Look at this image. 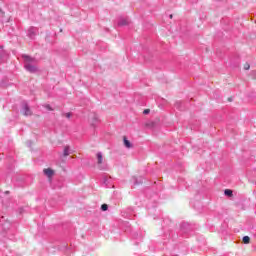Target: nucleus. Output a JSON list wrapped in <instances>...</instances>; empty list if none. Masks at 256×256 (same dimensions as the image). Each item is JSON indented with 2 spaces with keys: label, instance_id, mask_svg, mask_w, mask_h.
Here are the masks:
<instances>
[{
  "label": "nucleus",
  "instance_id": "nucleus-12",
  "mask_svg": "<svg viewBox=\"0 0 256 256\" xmlns=\"http://www.w3.org/2000/svg\"><path fill=\"white\" fill-rule=\"evenodd\" d=\"M123 141H124V146L126 147V149H131L133 147V144H131V142L127 139L126 136H124Z\"/></svg>",
  "mask_w": 256,
  "mask_h": 256
},
{
  "label": "nucleus",
  "instance_id": "nucleus-27",
  "mask_svg": "<svg viewBox=\"0 0 256 256\" xmlns=\"http://www.w3.org/2000/svg\"><path fill=\"white\" fill-rule=\"evenodd\" d=\"M6 194H9V191H6Z\"/></svg>",
  "mask_w": 256,
  "mask_h": 256
},
{
  "label": "nucleus",
  "instance_id": "nucleus-26",
  "mask_svg": "<svg viewBox=\"0 0 256 256\" xmlns=\"http://www.w3.org/2000/svg\"><path fill=\"white\" fill-rule=\"evenodd\" d=\"M169 17H170V19H173V14H170V16H169Z\"/></svg>",
  "mask_w": 256,
  "mask_h": 256
},
{
  "label": "nucleus",
  "instance_id": "nucleus-21",
  "mask_svg": "<svg viewBox=\"0 0 256 256\" xmlns=\"http://www.w3.org/2000/svg\"><path fill=\"white\" fill-rule=\"evenodd\" d=\"M46 109H47L48 111H53V108H51V105H46Z\"/></svg>",
  "mask_w": 256,
  "mask_h": 256
},
{
  "label": "nucleus",
  "instance_id": "nucleus-17",
  "mask_svg": "<svg viewBox=\"0 0 256 256\" xmlns=\"http://www.w3.org/2000/svg\"><path fill=\"white\" fill-rule=\"evenodd\" d=\"M242 241L245 243V245H248V243L251 241V238L249 236H244Z\"/></svg>",
  "mask_w": 256,
  "mask_h": 256
},
{
  "label": "nucleus",
  "instance_id": "nucleus-3",
  "mask_svg": "<svg viewBox=\"0 0 256 256\" xmlns=\"http://www.w3.org/2000/svg\"><path fill=\"white\" fill-rule=\"evenodd\" d=\"M180 233H182L186 237L189 236V235H192L193 225H191L187 222L182 223L181 226H180Z\"/></svg>",
  "mask_w": 256,
  "mask_h": 256
},
{
  "label": "nucleus",
  "instance_id": "nucleus-8",
  "mask_svg": "<svg viewBox=\"0 0 256 256\" xmlns=\"http://www.w3.org/2000/svg\"><path fill=\"white\" fill-rule=\"evenodd\" d=\"M96 157H97L99 169L105 170L106 167H105V166H102V164H103V154H102L101 152H98V153L96 154Z\"/></svg>",
  "mask_w": 256,
  "mask_h": 256
},
{
  "label": "nucleus",
  "instance_id": "nucleus-16",
  "mask_svg": "<svg viewBox=\"0 0 256 256\" xmlns=\"http://www.w3.org/2000/svg\"><path fill=\"white\" fill-rule=\"evenodd\" d=\"M69 150H70L69 146H65L64 152H63L64 157H69Z\"/></svg>",
  "mask_w": 256,
  "mask_h": 256
},
{
  "label": "nucleus",
  "instance_id": "nucleus-19",
  "mask_svg": "<svg viewBox=\"0 0 256 256\" xmlns=\"http://www.w3.org/2000/svg\"><path fill=\"white\" fill-rule=\"evenodd\" d=\"M250 68H251V66L249 65V63H246V64L244 65L245 71H249Z\"/></svg>",
  "mask_w": 256,
  "mask_h": 256
},
{
  "label": "nucleus",
  "instance_id": "nucleus-2",
  "mask_svg": "<svg viewBox=\"0 0 256 256\" xmlns=\"http://www.w3.org/2000/svg\"><path fill=\"white\" fill-rule=\"evenodd\" d=\"M23 59H24V67L26 69V71H28L29 73H37L39 71V68H37V66H35L34 64L37 63V59L32 58L29 55H22Z\"/></svg>",
  "mask_w": 256,
  "mask_h": 256
},
{
  "label": "nucleus",
  "instance_id": "nucleus-1",
  "mask_svg": "<svg viewBox=\"0 0 256 256\" xmlns=\"http://www.w3.org/2000/svg\"><path fill=\"white\" fill-rule=\"evenodd\" d=\"M173 222H171V219L166 218L163 220V224H162V229L164 231L163 234V241H161V243H163V245H165L167 243V241H169V239H171V237H173Z\"/></svg>",
  "mask_w": 256,
  "mask_h": 256
},
{
  "label": "nucleus",
  "instance_id": "nucleus-20",
  "mask_svg": "<svg viewBox=\"0 0 256 256\" xmlns=\"http://www.w3.org/2000/svg\"><path fill=\"white\" fill-rule=\"evenodd\" d=\"M149 113H151V110H149V109H145V110L143 111V114H144V115H149Z\"/></svg>",
  "mask_w": 256,
  "mask_h": 256
},
{
  "label": "nucleus",
  "instance_id": "nucleus-9",
  "mask_svg": "<svg viewBox=\"0 0 256 256\" xmlns=\"http://www.w3.org/2000/svg\"><path fill=\"white\" fill-rule=\"evenodd\" d=\"M120 229L125 231V233H131V224L129 222H122Z\"/></svg>",
  "mask_w": 256,
  "mask_h": 256
},
{
  "label": "nucleus",
  "instance_id": "nucleus-4",
  "mask_svg": "<svg viewBox=\"0 0 256 256\" xmlns=\"http://www.w3.org/2000/svg\"><path fill=\"white\" fill-rule=\"evenodd\" d=\"M21 112L25 117H31V115H33V111H31L29 104H27V102H25V101L22 102Z\"/></svg>",
  "mask_w": 256,
  "mask_h": 256
},
{
  "label": "nucleus",
  "instance_id": "nucleus-24",
  "mask_svg": "<svg viewBox=\"0 0 256 256\" xmlns=\"http://www.w3.org/2000/svg\"><path fill=\"white\" fill-rule=\"evenodd\" d=\"M3 14H4V12H3V10L0 8V16L3 15Z\"/></svg>",
  "mask_w": 256,
  "mask_h": 256
},
{
  "label": "nucleus",
  "instance_id": "nucleus-5",
  "mask_svg": "<svg viewBox=\"0 0 256 256\" xmlns=\"http://www.w3.org/2000/svg\"><path fill=\"white\" fill-rule=\"evenodd\" d=\"M122 217H124V219H133V217H135V210L129 207L128 209L122 211Z\"/></svg>",
  "mask_w": 256,
  "mask_h": 256
},
{
  "label": "nucleus",
  "instance_id": "nucleus-11",
  "mask_svg": "<svg viewBox=\"0 0 256 256\" xmlns=\"http://www.w3.org/2000/svg\"><path fill=\"white\" fill-rule=\"evenodd\" d=\"M103 185L107 188H111V178L104 176L103 177Z\"/></svg>",
  "mask_w": 256,
  "mask_h": 256
},
{
  "label": "nucleus",
  "instance_id": "nucleus-14",
  "mask_svg": "<svg viewBox=\"0 0 256 256\" xmlns=\"http://www.w3.org/2000/svg\"><path fill=\"white\" fill-rule=\"evenodd\" d=\"M97 123H99V116L97 114H94L93 120H92V126L96 127Z\"/></svg>",
  "mask_w": 256,
  "mask_h": 256
},
{
  "label": "nucleus",
  "instance_id": "nucleus-10",
  "mask_svg": "<svg viewBox=\"0 0 256 256\" xmlns=\"http://www.w3.org/2000/svg\"><path fill=\"white\" fill-rule=\"evenodd\" d=\"M127 25H129V18H122L118 21L119 27H125Z\"/></svg>",
  "mask_w": 256,
  "mask_h": 256
},
{
  "label": "nucleus",
  "instance_id": "nucleus-15",
  "mask_svg": "<svg viewBox=\"0 0 256 256\" xmlns=\"http://www.w3.org/2000/svg\"><path fill=\"white\" fill-rule=\"evenodd\" d=\"M224 195H225L226 197H233V190H231V189H226V190L224 191Z\"/></svg>",
  "mask_w": 256,
  "mask_h": 256
},
{
  "label": "nucleus",
  "instance_id": "nucleus-6",
  "mask_svg": "<svg viewBox=\"0 0 256 256\" xmlns=\"http://www.w3.org/2000/svg\"><path fill=\"white\" fill-rule=\"evenodd\" d=\"M36 35H39V29L36 28V27L31 26L28 29V37H29V39H35Z\"/></svg>",
  "mask_w": 256,
  "mask_h": 256
},
{
  "label": "nucleus",
  "instance_id": "nucleus-23",
  "mask_svg": "<svg viewBox=\"0 0 256 256\" xmlns=\"http://www.w3.org/2000/svg\"><path fill=\"white\" fill-rule=\"evenodd\" d=\"M139 183H141V182L137 181L136 178H135V183H134V185H139Z\"/></svg>",
  "mask_w": 256,
  "mask_h": 256
},
{
  "label": "nucleus",
  "instance_id": "nucleus-22",
  "mask_svg": "<svg viewBox=\"0 0 256 256\" xmlns=\"http://www.w3.org/2000/svg\"><path fill=\"white\" fill-rule=\"evenodd\" d=\"M65 117H67V119H70L71 118V113L70 112L66 113Z\"/></svg>",
  "mask_w": 256,
  "mask_h": 256
},
{
  "label": "nucleus",
  "instance_id": "nucleus-13",
  "mask_svg": "<svg viewBox=\"0 0 256 256\" xmlns=\"http://www.w3.org/2000/svg\"><path fill=\"white\" fill-rule=\"evenodd\" d=\"M44 174H46L48 177H51L52 175L55 174V172L51 168H46L44 169Z\"/></svg>",
  "mask_w": 256,
  "mask_h": 256
},
{
  "label": "nucleus",
  "instance_id": "nucleus-18",
  "mask_svg": "<svg viewBox=\"0 0 256 256\" xmlns=\"http://www.w3.org/2000/svg\"><path fill=\"white\" fill-rule=\"evenodd\" d=\"M107 209H109V205H107V204H102L101 205V210L102 211H107Z\"/></svg>",
  "mask_w": 256,
  "mask_h": 256
},
{
  "label": "nucleus",
  "instance_id": "nucleus-7",
  "mask_svg": "<svg viewBox=\"0 0 256 256\" xmlns=\"http://www.w3.org/2000/svg\"><path fill=\"white\" fill-rule=\"evenodd\" d=\"M132 237L135 241V245H139V241H143V233L133 232Z\"/></svg>",
  "mask_w": 256,
  "mask_h": 256
},
{
  "label": "nucleus",
  "instance_id": "nucleus-25",
  "mask_svg": "<svg viewBox=\"0 0 256 256\" xmlns=\"http://www.w3.org/2000/svg\"><path fill=\"white\" fill-rule=\"evenodd\" d=\"M28 147H31V141L27 142Z\"/></svg>",
  "mask_w": 256,
  "mask_h": 256
}]
</instances>
